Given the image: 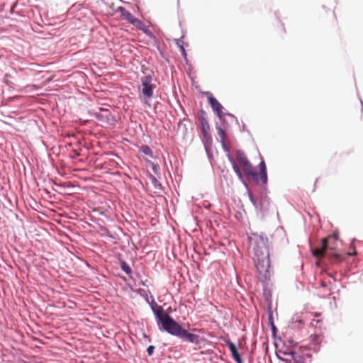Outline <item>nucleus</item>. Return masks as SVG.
Returning a JSON list of instances; mask_svg holds the SVG:
<instances>
[{"instance_id": "37", "label": "nucleus", "mask_w": 363, "mask_h": 363, "mask_svg": "<svg viewBox=\"0 0 363 363\" xmlns=\"http://www.w3.org/2000/svg\"><path fill=\"white\" fill-rule=\"evenodd\" d=\"M220 122L222 123L223 127L225 128V125H227V122H226V121L225 119V116H223V120H220Z\"/></svg>"}, {"instance_id": "7", "label": "nucleus", "mask_w": 363, "mask_h": 363, "mask_svg": "<svg viewBox=\"0 0 363 363\" xmlns=\"http://www.w3.org/2000/svg\"><path fill=\"white\" fill-rule=\"evenodd\" d=\"M226 157H228V160H229V162L231 163L234 172H235V174H237V176L238 177L239 179L242 181L244 186L247 189L249 199H250L251 203L255 206V205L257 203V201H258L259 198L258 199L255 198L253 194L250 190L247 182L243 179V174H242L241 170L240 169L238 165L237 164L235 160L232 156V155L228 154V155H226Z\"/></svg>"}, {"instance_id": "20", "label": "nucleus", "mask_w": 363, "mask_h": 363, "mask_svg": "<svg viewBox=\"0 0 363 363\" xmlns=\"http://www.w3.org/2000/svg\"><path fill=\"white\" fill-rule=\"evenodd\" d=\"M267 315H268V324L269 326L275 325L274 323V318H273V312L272 310L271 303H269V305L268 306L267 308Z\"/></svg>"}, {"instance_id": "6", "label": "nucleus", "mask_w": 363, "mask_h": 363, "mask_svg": "<svg viewBox=\"0 0 363 363\" xmlns=\"http://www.w3.org/2000/svg\"><path fill=\"white\" fill-rule=\"evenodd\" d=\"M337 237L325 238L321 240L319 248L313 252L315 257H326L330 255L337 256L336 252L334 251L335 247L330 244L331 241H336Z\"/></svg>"}, {"instance_id": "10", "label": "nucleus", "mask_w": 363, "mask_h": 363, "mask_svg": "<svg viewBox=\"0 0 363 363\" xmlns=\"http://www.w3.org/2000/svg\"><path fill=\"white\" fill-rule=\"evenodd\" d=\"M91 114L101 122L111 124L116 121L115 116L108 108H99V111H94Z\"/></svg>"}, {"instance_id": "36", "label": "nucleus", "mask_w": 363, "mask_h": 363, "mask_svg": "<svg viewBox=\"0 0 363 363\" xmlns=\"http://www.w3.org/2000/svg\"><path fill=\"white\" fill-rule=\"evenodd\" d=\"M276 356H277V359H279L280 361H281V362L285 361V358L281 357L278 352H276Z\"/></svg>"}, {"instance_id": "11", "label": "nucleus", "mask_w": 363, "mask_h": 363, "mask_svg": "<svg viewBox=\"0 0 363 363\" xmlns=\"http://www.w3.org/2000/svg\"><path fill=\"white\" fill-rule=\"evenodd\" d=\"M240 164L243 166L247 179L248 181L254 182V179H256L257 172L253 169L252 164L246 157H243V158H242Z\"/></svg>"}, {"instance_id": "3", "label": "nucleus", "mask_w": 363, "mask_h": 363, "mask_svg": "<svg viewBox=\"0 0 363 363\" xmlns=\"http://www.w3.org/2000/svg\"><path fill=\"white\" fill-rule=\"evenodd\" d=\"M168 334L181 339L183 342H190L195 345H199L202 338L196 334L188 331L179 324L174 318L170 320L169 323L162 330Z\"/></svg>"}, {"instance_id": "22", "label": "nucleus", "mask_w": 363, "mask_h": 363, "mask_svg": "<svg viewBox=\"0 0 363 363\" xmlns=\"http://www.w3.org/2000/svg\"><path fill=\"white\" fill-rule=\"evenodd\" d=\"M180 40H177V46L178 47V48L179 49V51L182 55V57L186 60V57H187V53H186V51L184 47V45L183 43H180Z\"/></svg>"}, {"instance_id": "12", "label": "nucleus", "mask_w": 363, "mask_h": 363, "mask_svg": "<svg viewBox=\"0 0 363 363\" xmlns=\"http://www.w3.org/2000/svg\"><path fill=\"white\" fill-rule=\"evenodd\" d=\"M259 172H257L256 179H254V182L258 184L259 180L264 184H267L268 182L267 167L264 161L261 160L258 164Z\"/></svg>"}, {"instance_id": "18", "label": "nucleus", "mask_w": 363, "mask_h": 363, "mask_svg": "<svg viewBox=\"0 0 363 363\" xmlns=\"http://www.w3.org/2000/svg\"><path fill=\"white\" fill-rule=\"evenodd\" d=\"M140 151L145 155L150 156L151 157H153V152L152 149L147 145H142L140 147Z\"/></svg>"}, {"instance_id": "33", "label": "nucleus", "mask_w": 363, "mask_h": 363, "mask_svg": "<svg viewBox=\"0 0 363 363\" xmlns=\"http://www.w3.org/2000/svg\"><path fill=\"white\" fill-rule=\"evenodd\" d=\"M224 114H225V116H228L230 117L231 118H233V119L235 121V123H238V118H236V116H235V115H233V113H229V112H225V113H224Z\"/></svg>"}, {"instance_id": "13", "label": "nucleus", "mask_w": 363, "mask_h": 363, "mask_svg": "<svg viewBox=\"0 0 363 363\" xmlns=\"http://www.w3.org/2000/svg\"><path fill=\"white\" fill-rule=\"evenodd\" d=\"M225 343L228 347L229 350L230 351L232 357L235 361L236 363H243V360L242 357L236 347V345L231 342L230 340H225Z\"/></svg>"}, {"instance_id": "38", "label": "nucleus", "mask_w": 363, "mask_h": 363, "mask_svg": "<svg viewBox=\"0 0 363 363\" xmlns=\"http://www.w3.org/2000/svg\"><path fill=\"white\" fill-rule=\"evenodd\" d=\"M144 294L140 293V296L145 297V298H147V292L143 291Z\"/></svg>"}, {"instance_id": "9", "label": "nucleus", "mask_w": 363, "mask_h": 363, "mask_svg": "<svg viewBox=\"0 0 363 363\" xmlns=\"http://www.w3.org/2000/svg\"><path fill=\"white\" fill-rule=\"evenodd\" d=\"M204 94L206 96L208 102L213 111L216 113L219 120H223V116H225L224 112L223 111L224 109L223 106L209 91H206Z\"/></svg>"}, {"instance_id": "35", "label": "nucleus", "mask_w": 363, "mask_h": 363, "mask_svg": "<svg viewBox=\"0 0 363 363\" xmlns=\"http://www.w3.org/2000/svg\"><path fill=\"white\" fill-rule=\"evenodd\" d=\"M270 328L272 330V335L274 337L278 331L277 328L275 325L270 326Z\"/></svg>"}, {"instance_id": "21", "label": "nucleus", "mask_w": 363, "mask_h": 363, "mask_svg": "<svg viewBox=\"0 0 363 363\" xmlns=\"http://www.w3.org/2000/svg\"><path fill=\"white\" fill-rule=\"evenodd\" d=\"M149 178L152 182V186L155 188V189H161L162 188V184L161 183L157 180V179L152 174H150L149 175Z\"/></svg>"}, {"instance_id": "45", "label": "nucleus", "mask_w": 363, "mask_h": 363, "mask_svg": "<svg viewBox=\"0 0 363 363\" xmlns=\"http://www.w3.org/2000/svg\"><path fill=\"white\" fill-rule=\"evenodd\" d=\"M313 342H315V341H316V337H313Z\"/></svg>"}, {"instance_id": "2", "label": "nucleus", "mask_w": 363, "mask_h": 363, "mask_svg": "<svg viewBox=\"0 0 363 363\" xmlns=\"http://www.w3.org/2000/svg\"><path fill=\"white\" fill-rule=\"evenodd\" d=\"M168 334L181 339L183 342H190L195 345H199L202 338L196 334L188 331L179 324L174 318L170 320L169 323L162 330Z\"/></svg>"}, {"instance_id": "29", "label": "nucleus", "mask_w": 363, "mask_h": 363, "mask_svg": "<svg viewBox=\"0 0 363 363\" xmlns=\"http://www.w3.org/2000/svg\"><path fill=\"white\" fill-rule=\"evenodd\" d=\"M296 345H297V342H295L292 339L287 340L284 342V346L289 347V349H294V348L296 347Z\"/></svg>"}, {"instance_id": "31", "label": "nucleus", "mask_w": 363, "mask_h": 363, "mask_svg": "<svg viewBox=\"0 0 363 363\" xmlns=\"http://www.w3.org/2000/svg\"><path fill=\"white\" fill-rule=\"evenodd\" d=\"M220 143H221V145H222V148L223 150L227 152V155L228 154H230L229 151H230V148L227 145L226 143H225V140H223V141H220Z\"/></svg>"}, {"instance_id": "19", "label": "nucleus", "mask_w": 363, "mask_h": 363, "mask_svg": "<svg viewBox=\"0 0 363 363\" xmlns=\"http://www.w3.org/2000/svg\"><path fill=\"white\" fill-rule=\"evenodd\" d=\"M291 359L294 361L293 363H306L305 359L303 356L299 354L296 351L294 350V355L291 356Z\"/></svg>"}, {"instance_id": "17", "label": "nucleus", "mask_w": 363, "mask_h": 363, "mask_svg": "<svg viewBox=\"0 0 363 363\" xmlns=\"http://www.w3.org/2000/svg\"><path fill=\"white\" fill-rule=\"evenodd\" d=\"M259 279H261L259 278ZM269 280H270V279L265 282L260 280L263 283V294H264V296L267 302L268 301L270 302V299H271V296H272L270 291L267 290V286L268 285Z\"/></svg>"}, {"instance_id": "4", "label": "nucleus", "mask_w": 363, "mask_h": 363, "mask_svg": "<svg viewBox=\"0 0 363 363\" xmlns=\"http://www.w3.org/2000/svg\"><path fill=\"white\" fill-rule=\"evenodd\" d=\"M198 119L201 124V132L202 134V142L206 153L208 158L212 157L213 139L210 131V125L206 118V113L201 109L198 113Z\"/></svg>"}, {"instance_id": "44", "label": "nucleus", "mask_w": 363, "mask_h": 363, "mask_svg": "<svg viewBox=\"0 0 363 363\" xmlns=\"http://www.w3.org/2000/svg\"><path fill=\"white\" fill-rule=\"evenodd\" d=\"M185 120V118L183 119V121ZM182 125V120H180L179 122V124L178 125L180 126Z\"/></svg>"}, {"instance_id": "27", "label": "nucleus", "mask_w": 363, "mask_h": 363, "mask_svg": "<svg viewBox=\"0 0 363 363\" xmlns=\"http://www.w3.org/2000/svg\"><path fill=\"white\" fill-rule=\"evenodd\" d=\"M286 349H280L278 352L281 353L284 355H290L294 356V349H289V347H286Z\"/></svg>"}, {"instance_id": "40", "label": "nucleus", "mask_w": 363, "mask_h": 363, "mask_svg": "<svg viewBox=\"0 0 363 363\" xmlns=\"http://www.w3.org/2000/svg\"><path fill=\"white\" fill-rule=\"evenodd\" d=\"M245 129V123H242L241 127H240V130L241 131H244Z\"/></svg>"}, {"instance_id": "39", "label": "nucleus", "mask_w": 363, "mask_h": 363, "mask_svg": "<svg viewBox=\"0 0 363 363\" xmlns=\"http://www.w3.org/2000/svg\"><path fill=\"white\" fill-rule=\"evenodd\" d=\"M291 360L292 359H289L285 358V361H283V362H284V363H293V362H291Z\"/></svg>"}, {"instance_id": "41", "label": "nucleus", "mask_w": 363, "mask_h": 363, "mask_svg": "<svg viewBox=\"0 0 363 363\" xmlns=\"http://www.w3.org/2000/svg\"><path fill=\"white\" fill-rule=\"evenodd\" d=\"M184 132L186 133L187 132V126L186 124L183 125Z\"/></svg>"}, {"instance_id": "43", "label": "nucleus", "mask_w": 363, "mask_h": 363, "mask_svg": "<svg viewBox=\"0 0 363 363\" xmlns=\"http://www.w3.org/2000/svg\"><path fill=\"white\" fill-rule=\"evenodd\" d=\"M139 284L142 286H145V281H140Z\"/></svg>"}, {"instance_id": "24", "label": "nucleus", "mask_w": 363, "mask_h": 363, "mask_svg": "<svg viewBox=\"0 0 363 363\" xmlns=\"http://www.w3.org/2000/svg\"><path fill=\"white\" fill-rule=\"evenodd\" d=\"M132 25L135 26L136 28H138L140 30H142L143 28L145 26L143 21H141L140 19L134 17L133 20L132 21L131 23Z\"/></svg>"}, {"instance_id": "32", "label": "nucleus", "mask_w": 363, "mask_h": 363, "mask_svg": "<svg viewBox=\"0 0 363 363\" xmlns=\"http://www.w3.org/2000/svg\"><path fill=\"white\" fill-rule=\"evenodd\" d=\"M155 349V347L154 345H149L147 348V353L148 356H152L154 350Z\"/></svg>"}, {"instance_id": "42", "label": "nucleus", "mask_w": 363, "mask_h": 363, "mask_svg": "<svg viewBox=\"0 0 363 363\" xmlns=\"http://www.w3.org/2000/svg\"><path fill=\"white\" fill-rule=\"evenodd\" d=\"M320 286L322 287H326L327 284H326V283L325 281H322L321 284H320Z\"/></svg>"}, {"instance_id": "25", "label": "nucleus", "mask_w": 363, "mask_h": 363, "mask_svg": "<svg viewBox=\"0 0 363 363\" xmlns=\"http://www.w3.org/2000/svg\"><path fill=\"white\" fill-rule=\"evenodd\" d=\"M132 25L135 26L136 28H138L140 30H142L143 28L145 26L143 21H141L140 19L134 17L133 20L132 21L131 23Z\"/></svg>"}, {"instance_id": "15", "label": "nucleus", "mask_w": 363, "mask_h": 363, "mask_svg": "<svg viewBox=\"0 0 363 363\" xmlns=\"http://www.w3.org/2000/svg\"><path fill=\"white\" fill-rule=\"evenodd\" d=\"M117 11L121 13L124 20L131 23L135 16L129 11H128L125 7L119 6L117 9Z\"/></svg>"}, {"instance_id": "34", "label": "nucleus", "mask_w": 363, "mask_h": 363, "mask_svg": "<svg viewBox=\"0 0 363 363\" xmlns=\"http://www.w3.org/2000/svg\"><path fill=\"white\" fill-rule=\"evenodd\" d=\"M237 155L239 157L240 162H242V158H243V157H245L244 152L242 151H241V150H238L237 151Z\"/></svg>"}, {"instance_id": "23", "label": "nucleus", "mask_w": 363, "mask_h": 363, "mask_svg": "<svg viewBox=\"0 0 363 363\" xmlns=\"http://www.w3.org/2000/svg\"><path fill=\"white\" fill-rule=\"evenodd\" d=\"M145 162L147 163V165L148 167H151V169H152L153 172L155 174H158V173H159V167H158V165L155 164L153 162H152L151 160H146Z\"/></svg>"}, {"instance_id": "8", "label": "nucleus", "mask_w": 363, "mask_h": 363, "mask_svg": "<svg viewBox=\"0 0 363 363\" xmlns=\"http://www.w3.org/2000/svg\"><path fill=\"white\" fill-rule=\"evenodd\" d=\"M266 189L262 190L260 196L255 205L256 211L261 213L262 217H264L266 213L269 211L270 206V199L267 196L264 191Z\"/></svg>"}, {"instance_id": "30", "label": "nucleus", "mask_w": 363, "mask_h": 363, "mask_svg": "<svg viewBox=\"0 0 363 363\" xmlns=\"http://www.w3.org/2000/svg\"><path fill=\"white\" fill-rule=\"evenodd\" d=\"M141 31H143L150 38H152V39L155 38V36L154 35V34L147 28L146 26H145L144 28H142Z\"/></svg>"}, {"instance_id": "14", "label": "nucleus", "mask_w": 363, "mask_h": 363, "mask_svg": "<svg viewBox=\"0 0 363 363\" xmlns=\"http://www.w3.org/2000/svg\"><path fill=\"white\" fill-rule=\"evenodd\" d=\"M141 84L143 94L148 99L152 98L156 86L152 83H141Z\"/></svg>"}, {"instance_id": "1", "label": "nucleus", "mask_w": 363, "mask_h": 363, "mask_svg": "<svg viewBox=\"0 0 363 363\" xmlns=\"http://www.w3.org/2000/svg\"><path fill=\"white\" fill-rule=\"evenodd\" d=\"M250 242L253 246L255 256L257 258L256 267L260 279L265 282L271 278L269 245L268 238L263 233H252L249 237Z\"/></svg>"}, {"instance_id": "5", "label": "nucleus", "mask_w": 363, "mask_h": 363, "mask_svg": "<svg viewBox=\"0 0 363 363\" xmlns=\"http://www.w3.org/2000/svg\"><path fill=\"white\" fill-rule=\"evenodd\" d=\"M148 293L150 294L152 301H150L148 298H146V301L150 306V308L155 315L159 330L162 331V330L169 323L170 320H172L173 318L168 313H167V311H165L161 306H159L156 303L150 291H148Z\"/></svg>"}, {"instance_id": "46", "label": "nucleus", "mask_w": 363, "mask_h": 363, "mask_svg": "<svg viewBox=\"0 0 363 363\" xmlns=\"http://www.w3.org/2000/svg\"><path fill=\"white\" fill-rule=\"evenodd\" d=\"M330 277L335 281V278L333 275H330Z\"/></svg>"}, {"instance_id": "16", "label": "nucleus", "mask_w": 363, "mask_h": 363, "mask_svg": "<svg viewBox=\"0 0 363 363\" xmlns=\"http://www.w3.org/2000/svg\"><path fill=\"white\" fill-rule=\"evenodd\" d=\"M118 262L121 270L124 272L127 275L130 276L132 274V269L128 264V263L121 258L118 259Z\"/></svg>"}, {"instance_id": "28", "label": "nucleus", "mask_w": 363, "mask_h": 363, "mask_svg": "<svg viewBox=\"0 0 363 363\" xmlns=\"http://www.w3.org/2000/svg\"><path fill=\"white\" fill-rule=\"evenodd\" d=\"M152 74H153V72H152L151 74H146L144 77H141V79H140L141 83H152Z\"/></svg>"}, {"instance_id": "26", "label": "nucleus", "mask_w": 363, "mask_h": 363, "mask_svg": "<svg viewBox=\"0 0 363 363\" xmlns=\"http://www.w3.org/2000/svg\"><path fill=\"white\" fill-rule=\"evenodd\" d=\"M216 129L218 132V135L220 138V141L225 140V132L224 129L218 125H216Z\"/></svg>"}]
</instances>
